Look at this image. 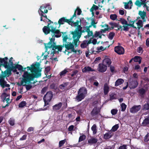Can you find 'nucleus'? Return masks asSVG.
I'll return each mask as SVG.
<instances>
[{"mask_svg": "<svg viewBox=\"0 0 149 149\" xmlns=\"http://www.w3.org/2000/svg\"><path fill=\"white\" fill-rule=\"evenodd\" d=\"M107 47H104L102 46L100 47H97V50L98 51L104 50L106 49Z\"/></svg>", "mask_w": 149, "mask_h": 149, "instance_id": "55", "label": "nucleus"}, {"mask_svg": "<svg viewBox=\"0 0 149 149\" xmlns=\"http://www.w3.org/2000/svg\"><path fill=\"white\" fill-rule=\"evenodd\" d=\"M56 34H54V33H53V35L52 34V38H49V40H50V41H51V42H54V41L55 40V37H59L61 36V35H55Z\"/></svg>", "mask_w": 149, "mask_h": 149, "instance_id": "35", "label": "nucleus"}, {"mask_svg": "<svg viewBox=\"0 0 149 149\" xmlns=\"http://www.w3.org/2000/svg\"><path fill=\"white\" fill-rule=\"evenodd\" d=\"M137 24V28L139 29L142 27L143 26V22L141 20H139L136 23Z\"/></svg>", "mask_w": 149, "mask_h": 149, "instance_id": "37", "label": "nucleus"}, {"mask_svg": "<svg viewBox=\"0 0 149 149\" xmlns=\"http://www.w3.org/2000/svg\"><path fill=\"white\" fill-rule=\"evenodd\" d=\"M99 105H100V103H97V107H95L92 111L91 114L92 116L96 115L99 112L101 108L99 107Z\"/></svg>", "mask_w": 149, "mask_h": 149, "instance_id": "17", "label": "nucleus"}, {"mask_svg": "<svg viewBox=\"0 0 149 149\" xmlns=\"http://www.w3.org/2000/svg\"><path fill=\"white\" fill-rule=\"evenodd\" d=\"M121 107V111H124L126 108V105L124 103H122L120 104Z\"/></svg>", "mask_w": 149, "mask_h": 149, "instance_id": "46", "label": "nucleus"}, {"mask_svg": "<svg viewBox=\"0 0 149 149\" xmlns=\"http://www.w3.org/2000/svg\"><path fill=\"white\" fill-rule=\"evenodd\" d=\"M86 138V136L84 135L81 136L79 138V142H80L84 140Z\"/></svg>", "mask_w": 149, "mask_h": 149, "instance_id": "47", "label": "nucleus"}, {"mask_svg": "<svg viewBox=\"0 0 149 149\" xmlns=\"http://www.w3.org/2000/svg\"><path fill=\"white\" fill-rule=\"evenodd\" d=\"M95 71L91 67L88 66H86L84 67L82 70V72H88L90 71Z\"/></svg>", "mask_w": 149, "mask_h": 149, "instance_id": "25", "label": "nucleus"}, {"mask_svg": "<svg viewBox=\"0 0 149 149\" xmlns=\"http://www.w3.org/2000/svg\"><path fill=\"white\" fill-rule=\"evenodd\" d=\"M115 51L119 54H123L124 53V49L121 46H117L114 48Z\"/></svg>", "mask_w": 149, "mask_h": 149, "instance_id": "18", "label": "nucleus"}, {"mask_svg": "<svg viewBox=\"0 0 149 149\" xmlns=\"http://www.w3.org/2000/svg\"><path fill=\"white\" fill-rule=\"evenodd\" d=\"M81 32V35L82 34V33L85 32L87 33V35L84 36L85 38H88L91 36H92V38L94 37L92 31H91L90 28L88 27H84V29Z\"/></svg>", "mask_w": 149, "mask_h": 149, "instance_id": "11", "label": "nucleus"}, {"mask_svg": "<svg viewBox=\"0 0 149 149\" xmlns=\"http://www.w3.org/2000/svg\"><path fill=\"white\" fill-rule=\"evenodd\" d=\"M109 10L113 9L114 8V6L113 5V3L109 4Z\"/></svg>", "mask_w": 149, "mask_h": 149, "instance_id": "63", "label": "nucleus"}, {"mask_svg": "<svg viewBox=\"0 0 149 149\" xmlns=\"http://www.w3.org/2000/svg\"><path fill=\"white\" fill-rule=\"evenodd\" d=\"M62 33L63 34L62 37L63 38V43L67 42V40L68 38V35L66 33L62 32Z\"/></svg>", "mask_w": 149, "mask_h": 149, "instance_id": "29", "label": "nucleus"}, {"mask_svg": "<svg viewBox=\"0 0 149 149\" xmlns=\"http://www.w3.org/2000/svg\"><path fill=\"white\" fill-rule=\"evenodd\" d=\"M134 61L135 62H138L139 64L141 63V58L139 56H136L133 58Z\"/></svg>", "mask_w": 149, "mask_h": 149, "instance_id": "38", "label": "nucleus"}, {"mask_svg": "<svg viewBox=\"0 0 149 149\" xmlns=\"http://www.w3.org/2000/svg\"><path fill=\"white\" fill-rule=\"evenodd\" d=\"M117 17V16L116 14H112L110 15V19L113 20H116Z\"/></svg>", "mask_w": 149, "mask_h": 149, "instance_id": "51", "label": "nucleus"}, {"mask_svg": "<svg viewBox=\"0 0 149 149\" xmlns=\"http://www.w3.org/2000/svg\"><path fill=\"white\" fill-rule=\"evenodd\" d=\"M142 124L144 125H146L149 124V118H147L144 120Z\"/></svg>", "mask_w": 149, "mask_h": 149, "instance_id": "42", "label": "nucleus"}, {"mask_svg": "<svg viewBox=\"0 0 149 149\" xmlns=\"http://www.w3.org/2000/svg\"><path fill=\"white\" fill-rule=\"evenodd\" d=\"M94 36L96 37H99L100 38H101V36L100 35V33L98 32H95Z\"/></svg>", "mask_w": 149, "mask_h": 149, "instance_id": "60", "label": "nucleus"}, {"mask_svg": "<svg viewBox=\"0 0 149 149\" xmlns=\"http://www.w3.org/2000/svg\"><path fill=\"white\" fill-rule=\"evenodd\" d=\"M91 129L93 132V134H95L97 132L96 125H94L91 127Z\"/></svg>", "mask_w": 149, "mask_h": 149, "instance_id": "40", "label": "nucleus"}, {"mask_svg": "<svg viewBox=\"0 0 149 149\" xmlns=\"http://www.w3.org/2000/svg\"><path fill=\"white\" fill-rule=\"evenodd\" d=\"M15 68H17L19 70H21L22 71H24L26 68H27V71H28V68H23V67L20 65H17L15 66Z\"/></svg>", "mask_w": 149, "mask_h": 149, "instance_id": "33", "label": "nucleus"}, {"mask_svg": "<svg viewBox=\"0 0 149 149\" xmlns=\"http://www.w3.org/2000/svg\"><path fill=\"white\" fill-rule=\"evenodd\" d=\"M68 72V71L65 69L64 70L62 71L60 73V75L61 76H63L65 75L66 73Z\"/></svg>", "mask_w": 149, "mask_h": 149, "instance_id": "49", "label": "nucleus"}, {"mask_svg": "<svg viewBox=\"0 0 149 149\" xmlns=\"http://www.w3.org/2000/svg\"><path fill=\"white\" fill-rule=\"evenodd\" d=\"M98 8V7L95 5L93 4L90 9V11L91 12H93L94 10H96Z\"/></svg>", "mask_w": 149, "mask_h": 149, "instance_id": "43", "label": "nucleus"}, {"mask_svg": "<svg viewBox=\"0 0 149 149\" xmlns=\"http://www.w3.org/2000/svg\"><path fill=\"white\" fill-rule=\"evenodd\" d=\"M52 96V93L51 91L48 92L46 93L43 98V100L45 103L44 106L48 104L49 102L51 100Z\"/></svg>", "mask_w": 149, "mask_h": 149, "instance_id": "9", "label": "nucleus"}, {"mask_svg": "<svg viewBox=\"0 0 149 149\" xmlns=\"http://www.w3.org/2000/svg\"><path fill=\"white\" fill-rule=\"evenodd\" d=\"M28 71H24L22 75L23 78L20 83H18L19 86H26L27 90L30 89L32 87L30 85H26L30 83L31 81L35 78H38L41 76V71L39 66L37 65H32L31 67L27 66Z\"/></svg>", "mask_w": 149, "mask_h": 149, "instance_id": "1", "label": "nucleus"}, {"mask_svg": "<svg viewBox=\"0 0 149 149\" xmlns=\"http://www.w3.org/2000/svg\"><path fill=\"white\" fill-rule=\"evenodd\" d=\"M141 108L140 105L137 106H134L130 109V112L131 113H134L139 111Z\"/></svg>", "mask_w": 149, "mask_h": 149, "instance_id": "20", "label": "nucleus"}, {"mask_svg": "<svg viewBox=\"0 0 149 149\" xmlns=\"http://www.w3.org/2000/svg\"><path fill=\"white\" fill-rule=\"evenodd\" d=\"M91 40H90L88 41H86L82 43L81 45V47L83 48L86 47L88 44L91 42Z\"/></svg>", "mask_w": 149, "mask_h": 149, "instance_id": "34", "label": "nucleus"}, {"mask_svg": "<svg viewBox=\"0 0 149 149\" xmlns=\"http://www.w3.org/2000/svg\"><path fill=\"white\" fill-rule=\"evenodd\" d=\"M73 39V42L72 43H71V42H66L63 43V47H65L66 49L63 52L65 53V54L69 55V54L70 53L69 52H68L67 51V50H71V51L73 52H76V50L74 49V46L75 47H75L74 43V40Z\"/></svg>", "mask_w": 149, "mask_h": 149, "instance_id": "6", "label": "nucleus"}, {"mask_svg": "<svg viewBox=\"0 0 149 149\" xmlns=\"http://www.w3.org/2000/svg\"><path fill=\"white\" fill-rule=\"evenodd\" d=\"M86 22L87 24L88 25L90 24V25L88 26H86L85 27H88L90 28L93 26V28H96V24L97 23V22H95L94 19L91 18H86Z\"/></svg>", "mask_w": 149, "mask_h": 149, "instance_id": "10", "label": "nucleus"}, {"mask_svg": "<svg viewBox=\"0 0 149 149\" xmlns=\"http://www.w3.org/2000/svg\"><path fill=\"white\" fill-rule=\"evenodd\" d=\"M69 83V82L63 83L59 86V87L62 90H65L66 89Z\"/></svg>", "mask_w": 149, "mask_h": 149, "instance_id": "28", "label": "nucleus"}, {"mask_svg": "<svg viewBox=\"0 0 149 149\" xmlns=\"http://www.w3.org/2000/svg\"><path fill=\"white\" fill-rule=\"evenodd\" d=\"M138 83L137 81L136 80H134L132 79L130 80L129 84V87L130 89L134 88L136 87Z\"/></svg>", "mask_w": 149, "mask_h": 149, "instance_id": "14", "label": "nucleus"}, {"mask_svg": "<svg viewBox=\"0 0 149 149\" xmlns=\"http://www.w3.org/2000/svg\"><path fill=\"white\" fill-rule=\"evenodd\" d=\"M80 20H77L73 23L74 27H76L74 31L71 32V34L72 35V38L74 39V43L75 47L78 46V41L81 36V32L82 27L81 26Z\"/></svg>", "mask_w": 149, "mask_h": 149, "instance_id": "2", "label": "nucleus"}, {"mask_svg": "<svg viewBox=\"0 0 149 149\" xmlns=\"http://www.w3.org/2000/svg\"><path fill=\"white\" fill-rule=\"evenodd\" d=\"M107 66L104 65L103 63H100L98 65L97 70L99 72H104L107 70Z\"/></svg>", "mask_w": 149, "mask_h": 149, "instance_id": "16", "label": "nucleus"}, {"mask_svg": "<svg viewBox=\"0 0 149 149\" xmlns=\"http://www.w3.org/2000/svg\"><path fill=\"white\" fill-rule=\"evenodd\" d=\"M118 112V110L116 109H113L111 110V113L113 115L116 114Z\"/></svg>", "mask_w": 149, "mask_h": 149, "instance_id": "53", "label": "nucleus"}, {"mask_svg": "<svg viewBox=\"0 0 149 149\" xmlns=\"http://www.w3.org/2000/svg\"><path fill=\"white\" fill-rule=\"evenodd\" d=\"M78 72L77 70H75L72 72V74H71V76L72 77H74L77 74Z\"/></svg>", "mask_w": 149, "mask_h": 149, "instance_id": "62", "label": "nucleus"}, {"mask_svg": "<svg viewBox=\"0 0 149 149\" xmlns=\"http://www.w3.org/2000/svg\"><path fill=\"white\" fill-rule=\"evenodd\" d=\"M114 33L113 32H111L109 33V39L111 40L113 38L114 36Z\"/></svg>", "mask_w": 149, "mask_h": 149, "instance_id": "50", "label": "nucleus"}, {"mask_svg": "<svg viewBox=\"0 0 149 149\" xmlns=\"http://www.w3.org/2000/svg\"><path fill=\"white\" fill-rule=\"evenodd\" d=\"M118 149H127L126 146L125 145H123L120 146Z\"/></svg>", "mask_w": 149, "mask_h": 149, "instance_id": "64", "label": "nucleus"}, {"mask_svg": "<svg viewBox=\"0 0 149 149\" xmlns=\"http://www.w3.org/2000/svg\"><path fill=\"white\" fill-rule=\"evenodd\" d=\"M143 109L146 110H148L149 109V100L148 101L147 104H146L144 105Z\"/></svg>", "mask_w": 149, "mask_h": 149, "instance_id": "48", "label": "nucleus"}, {"mask_svg": "<svg viewBox=\"0 0 149 149\" xmlns=\"http://www.w3.org/2000/svg\"><path fill=\"white\" fill-rule=\"evenodd\" d=\"M97 141V139L96 138L94 137H92L88 139V142L90 144H92L95 143Z\"/></svg>", "mask_w": 149, "mask_h": 149, "instance_id": "30", "label": "nucleus"}, {"mask_svg": "<svg viewBox=\"0 0 149 149\" xmlns=\"http://www.w3.org/2000/svg\"><path fill=\"white\" fill-rule=\"evenodd\" d=\"M100 26L102 28H104V31H107L108 30V25L104 24V25H101Z\"/></svg>", "mask_w": 149, "mask_h": 149, "instance_id": "52", "label": "nucleus"}, {"mask_svg": "<svg viewBox=\"0 0 149 149\" xmlns=\"http://www.w3.org/2000/svg\"><path fill=\"white\" fill-rule=\"evenodd\" d=\"M65 140H61L59 141V144L60 147L62 146L65 143Z\"/></svg>", "mask_w": 149, "mask_h": 149, "instance_id": "58", "label": "nucleus"}, {"mask_svg": "<svg viewBox=\"0 0 149 149\" xmlns=\"http://www.w3.org/2000/svg\"><path fill=\"white\" fill-rule=\"evenodd\" d=\"M65 22L69 23L70 22V21L69 19H67L66 17H63L59 19L58 23L60 25L64 24Z\"/></svg>", "mask_w": 149, "mask_h": 149, "instance_id": "21", "label": "nucleus"}, {"mask_svg": "<svg viewBox=\"0 0 149 149\" xmlns=\"http://www.w3.org/2000/svg\"><path fill=\"white\" fill-rule=\"evenodd\" d=\"M62 103L60 102L53 106V109L54 110L56 111L59 110L62 106Z\"/></svg>", "mask_w": 149, "mask_h": 149, "instance_id": "26", "label": "nucleus"}, {"mask_svg": "<svg viewBox=\"0 0 149 149\" xmlns=\"http://www.w3.org/2000/svg\"><path fill=\"white\" fill-rule=\"evenodd\" d=\"M1 97L3 100V102H6V103H7L5 106L3 107L5 108L6 107L8 106L9 104L11 102V101L10 100L9 95L4 93L2 94Z\"/></svg>", "mask_w": 149, "mask_h": 149, "instance_id": "13", "label": "nucleus"}, {"mask_svg": "<svg viewBox=\"0 0 149 149\" xmlns=\"http://www.w3.org/2000/svg\"><path fill=\"white\" fill-rule=\"evenodd\" d=\"M145 90L143 88L140 89L139 90V93L141 95H143L144 93H145Z\"/></svg>", "mask_w": 149, "mask_h": 149, "instance_id": "59", "label": "nucleus"}, {"mask_svg": "<svg viewBox=\"0 0 149 149\" xmlns=\"http://www.w3.org/2000/svg\"><path fill=\"white\" fill-rule=\"evenodd\" d=\"M8 58L5 57L2 58H0V70L1 69V67L2 65H3L5 68H7V70H11L13 68V58L11 57L10 59L9 63L7 62Z\"/></svg>", "mask_w": 149, "mask_h": 149, "instance_id": "3", "label": "nucleus"}, {"mask_svg": "<svg viewBox=\"0 0 149 149\" xmlns=\"http://www.w3.org/2000/svg\"><path fill=\"white\" fill-rule=\"evenodd\" d=\"M147 2H147L146 1L145 2H141L139 0H137L135 2L134 4L136 6L139 7H141L142 5H143V7L144 8L146 7L147 6L146 5Z\"/></svg>", "mask_w": 149, "mask_h": 149, "instance_id": "19", "label": "nucleus"}, {"mask_svg": "<svg viewBox=\"0 0 149 149\" xmlns=\"http://www.w3.org/2000/svg\"><path fill=\"white\" fill-rule=\"evenodd\" d=\"M47 6L43 4L40 7V8L38 10L39 13L40 14V12L41 13H47L48 10L47 9L45 10V9L46 8Z\"/></svg>", "mask_w": 149, "mask_h": 149, "instance_id": "23", "label": "nucleus"}, {"mask_svg": "<svg viewBox=\"0 0 149 149\" xmlns=\"http://www.w3.org/2000/svg\"><path fill=\"white\" fill-rule=\"evenodd\" d=\"M102 63L107 66H109L111 63V61L109 58H106L103 60Z\"/></svg>", "mask_w": 149, "mask_h": 149, "instance_id": "27", "label": "nucleus"}, {"mask_svg": "<svg viewBox=\"0 0 149 149\" xmlns=\"http://www.w3.org/2000/svg\"><path fill=\"white\" fill-rule=\"evenodd\" d=\"M110 70L111 72H116V71L115 69V67L111 65L110 66Z\"/></svg>", "mask_w": 149, "mask_h": 149, "instance_id": "61", "label": "nucleus"}, {"mask_svg": "<svg viewBox=\"0 0 149 149\" xmlns=\"http://www.w3.org/2000/svg\"><path fill=\"white\" fill-rule=\"evenodd\" d=\"M127 19L128 21H129V23H130L129 24H130V26H131L133 28H136V27L134 26V22L136 21L134 20V21H133L131 19L129 20L128 18H127Z\"/></svg>", "mask_w": 149, "mask_h": 149, "instance_id": "39", "label": "nucleus"}, {"mask_svg": "<svg viewBox=\"0 0 149 149\" xmlns=\"http://www.w3.org/2000/svg\"><path fill=\"white\" fill-rule=\"evenodd\" d=\"M0 77V85L3 88L5 87H9L10 86L9 84H6V82L4 80V77L8 76L11 74V71L6 70L4 72L2 71Z\"/></svg>", "mask_w": 149, "mask_h": 149, "instance_id": "4", "label": "nucleus"}, {"mask_svg": "<svg viewBox=\"0 0 149 149\" xmlns=\"http://www.w3.org/2000/svg\"><path fill=\"white\" fill-rule=\"evenodd\" d=\"M116 95L113 93H111L110 95V99L111 100L116 99Z\"/></svg>", "mask_w": 149, "mask_h": 149, "instance_id": "56", "label": "nucleus"}, {"mask_svg": "<svg viewBox=\"0 0 149 149\" xmlns=\"http://www.w3.org/2000/svg\"><path fill=\"white\" fill-rule=\"evenodd\" d=\"M144 141L145 142H147L149 140V133H148L144 137Z\"/></svg>", "mask_w": 149, "mask_h": 149, "instance_id": "54", "label": "nucleus"}, {"mask_svg": "<svg viewBox=\"0 0 149 149\" xmlns=\"http://www.w3.org/2000/svg\"><path fill=\"white\" fill-rule=\"evenodd\" d=\"M124 82V80L122 79H119L117 80L115 84V86H117L121 84Z\"/></svg>", "mask_w": 149, "mask_h": 149, "instance_id": "32", "label": "nucleus"}, {"mask_svg": "<svg viewBox=\"0 0 149 149\" xmlns=\"http://www.w3.org/2000/svg\"><path fill=\"white\" fill-rule=\"evenodd\" d=\"M112 136L111 133L108 132L106 133L104 135V138L105 139L110 138Z\"/></svg>", "mask_w": 149, "mask_h": 149, "instance_id": "36", "label": "nucleus"}, {"mask_svg": "<svg viewBox=\"0 0 149 149\" xmlns=\"http://www.w3.org/2000/svg\"><path fill=\"white\" fill-rule=\"evenodd\" d=\"M119 127V125L118 124H116L113 126L112 128L111 131L112 132H115L116 131Z\"/></svg>", "mask_w": 149, "mask_h": 149, "instance_id": "41", "label": "nucleus"}, {"mask_svg": "<svg viewBox=\"0 0 149 149\" xmlns=\"http://www.w3.org/2000/svg\"><path fill=\"white\" fill-rule=\"evenodd\" d=\"M9 124L11 126H13L15 124V120L13 118H10L8 120Z\"/></svg>", "mask_w": 149, "mask_h": 149, "instance_id": "44", "label": "nucleus"}, {"mask_svg": "<svg viewBox=\"0 0 149 149\" xmlns=\"http://www.w3.org/2000/svg\"><path fill=\"white\" fill-rule=\"evenodd\" d=\"M87 93L86 89L85 87H82L80 88L78 92V95L75 97V101L79 102L83 99Z\"/></svg>", "mask_w": 149, "mask_h": 149, "instance_id": "5", "label": "nucleus"}, {"mask_svg": "<svg viewBox=\"0 0 149 149\" xmlns=\"http://www.w3.org/2000/svg\"><path fill=\"white\" fill-rule=\"evenodd\" d=\"M63 45H55L52 49L51 54H53L55 53H58L59 52H61L63 48Z\"/></svg>", "mask_w": 149, "mask_h": 149, "instance_id": "12", "label": "nucleus"}, {"mask_svg": "<svg viewBox=\"0 0 149 149\" xmlns=\"http://www.w3.org/2000/svg\"><path fill=\"white\" fill-rule=\"evenodd\" d=\"M26 103L25 101H22L19 105V107L22 108L26 105Z\"/></svg>", "mask_w": 149, "mask_h": 149, "instance_id": "45", "label": "nucleus"}, {"mask_svg": "<svg viewBox=\"0 0 149 149\" xmlns=\"http://www.w3.org/2000/svg\"><path fill=\"white\" fill-rule=\"evenodd\" d=\"M56 45L55 42H52L51 41H49L48 43H44L45 48L46 50H47L48 49L51 48H53V46Z\"/></svg>", "mask_w": 149, "mask_h": 149, "instance_id": "22", "label": "nucleus"}, {"mask_svg": "<svg viewBox=\"0 0 149 149\" xmlns=\"http://www.w3.org/2000/svg\"><path fill=\"white\" fill-rule=\"evenodd\" d=\"M118 21L121 22L123 26H119L118 29H121V31L123 30L125 31H128L129 29L130 26L127 21L123 18H120Z\"/></svg>", "mask_w": 149, "mask_h": 149, "instance_id": "8", "label": "nucleus"}, {"mask_svg": "<svg viewBox=\"0 0 149 149\" xmlns=\"http://www.w3.org/2000/svg\"><path fill=\"white\" fill-rule=\"evenodd\" d=\"M138 14L140 16V17L137 18H141L143 20V22H145L146 20V19L147 18L146 12L144 11H142L139 10V11Z\"/></svg>", "mask_w": 149, "mask_h": 149, "instance_id": "15", "label": "nucleus"}, {"mask_svg": "<svg viewBox=\"0 0 149 149\" xmlns=\"http://www.w3.org/2000/svg\"><path fill=\"white\" fill-rule=\"evenodd\" d=\"M104 0H95L94 3L95 4H99L101 3H103Z\"/></svg>", "mask_w": 149, "mask_h": 149, "instance_id": "57", "label": "nucleus"}, {"mask_svg": "<svg viewBox=\"0 0 149 149\" xmlns=\"http://www.w3.org/2000/svg\"><path fill=\"white\" fill-rule=\"evenodd\" d=\"M43 32L45 34L47 35L51 31L54 34H59L60 31L58 29H56V28H54L51 25L49 24L48 26H45L42 29Z\"/></svg>", "mask_w": 149, "mask_h": 149, "instance_id": "7", "label": "nucleus"}, {"mask_svg": "<svg viewBox=\"0 0 149 149\" xmlns=\"http://www.w3.org/2000/svg\"><path fill=\"white\" fill-rule=\"evenodd\" d=\"M109 87L107 84L104 85V95H107L109 92Z\"/></svg>", "mask_w": 149, "mask_h": 149, "instance_id": "31", "label": "nucleus"}, {"mask_svg": "<svg viewBox=\"0 0 149 149\" xmlns=\"http://www.w3.org/2000/svg\"><path fill=\"white\" fill-rule=\"evenodd\" d=\"M124 8L126 9H131L132 8V2L131 0L127 2H124Z\"/></svg>", "mask_w": 149, "mask_h": 149, "instance_id": "24", "label": "nucleus"}]
</instances>
